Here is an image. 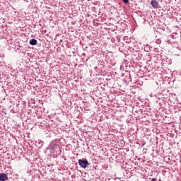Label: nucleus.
Wrapping results in <instances>:
<instances>
[{
  "label": "nucleus",
  "instance_id": "5",
  "mask_svg": "<svg viewBox=\"0 0 181 181\" xmlns=\"http://www.w3.org/2000/svg\"><path fill=\"white\" fill-rule=\"evenodd\" d=\"M124 4H128L129 0H122Z\"/></svg>",
  "mask_w": 181,
  "mask_h": 181
},
{
  "label": "nucleus",
  "instance_id": "3",
  "mask_svg": "<svg viewBox=\"0 0 181 181\" xmlns=\"http://www.w3.org/2000/svg\"><path fill=\"white\" fill-rule=\"evenodd\" d=\"M0 180L1 181L8 180V175H6L5 173L0 174Z\"/></svg>",
  "mask_w": 181,
  "mask_h": 181
},
{
  "label": "nucleus",
  "instance_id": "1",
  "mask_svg": "<svg viewBox=\"0 0 181 181\" xmlns=\"http://www.w3.org/2000/svg\"><path fill=\"white\" fill-rule=\"evenodd\" d=\"M78 164L81 168H83V169H86V168H87V166L88 165V161L86 158L79 159Z\"/></svg>",
  "mask_w": 181,
  "mask_h": 181
},
{
  "label": "nucleus",
  "instance_id": "2",
  "mask_svg": "<svg viewBox=\"0 0 181 181\" xmlns=\"http://www.w3.org/2000/svg\"><path fill=\"white\" fill-rule=\"evenodd\" d=\"M151 5L154 9L159 8V2L157 0H151Z\"/></svg>",
  "mask_w": 181,
  "mask_h": 181
},
{
  "label": "nucleus",
  "instance_id": "4",
  "mask_svg": "<svg viewBox=\"0 0 181 181\" xmlns=\"http://www.w3.org/2000/svg\"><path fill=\"white\" fill-rule=\"evenodd\" d=\"M30 45H31L32 46H35V45H37V40H36L35 39H32L30 41Z\"/></svg>",
  "mask_w": 181,
  "mask_h": 181
},
{
  "label": "nucleus",
  "instance_id": "6",
  "mask_svg": "<svg viewBox=\"0 0 181 181\" xmlns=\"http://www.w3.org/2000/svg\"><path fill=\"white\" fill-rule=\"evenodd\" d=\"M151 181H156V178H153Z\"/></svg>",
  "mask_w": 181,
  "mask_h": 181
}]
</instances>
